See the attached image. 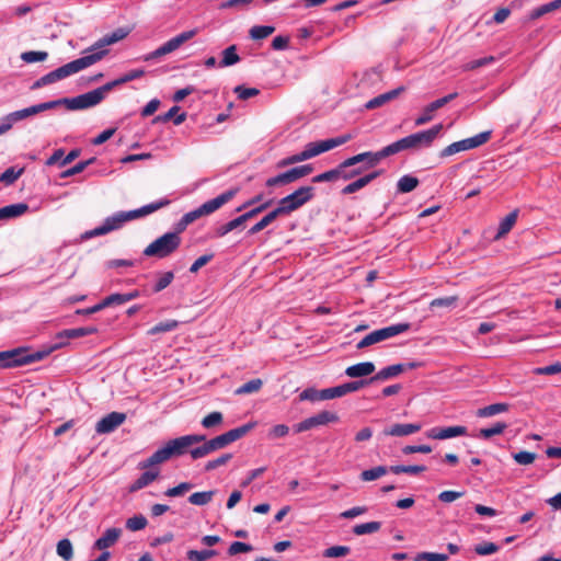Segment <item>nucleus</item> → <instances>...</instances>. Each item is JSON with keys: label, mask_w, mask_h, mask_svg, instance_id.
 <instances>
[{"label": "nucleus", "mask_w": 561, "mask_h": 561, "mask_svg": "<svg viewBox=\"0 0 561 561\" xmlns=\"http://www.w3.org/2000/svg\"><path fill=\"white\" fill-rule=\"evenodd\" d=\"M196 34H197V30L196 28L190 30V31H185V32L176 35L175 37L169 39L168 42H165L163 45H161L156 50L145 55L142 57V59L145 61H149V60L157 59V58H160L162 56H165L168 54H171L174 50H176L178 48H180L185 42H187L191 38H193Z\"/></svg>", "instance_id": "nucleus-13"}, {"label": "nucleus", "mask_w": 561, "mask_h": 561, "mask_svg": "<svg viewBox=\"0 0 561 561\" xmlns=\"http://www.w3.org/2000/svg\"><path fill=\"white\" fill-rule=\"evenodd\" d=\"M500 547L494 542H481L474 547V552L479 556H488L497 552Z\"/></svg>", "instance_id": "nucleus-62"}, {"label": "nucleus", "mask_w": 561, "mask_h": 561, "mask_svg": "<svg viewBox=\"0 0 561 561\" xmlns=\"http://www.w3.org/2000/svg\"><path fill=\"white\" fill-rule=\"evenodd\" d=\"M325 393H328L327 389L317 390L314 388H307L299 394V399L301 401L330 400L329 396H327Z\"/></svg>", "instance_id": "nucleus-41"}, {"label": "nucleus", "mask_w": 561, "mask_h": 561, "mask_svg": "<svg viewBox=\"0 0 561 561\" xmlns=\"http://www.w3.org/2000/svg\"><path fill=\"white\" fill-rule=\"evenodd\" d=\"M467 434L466 426L433 427L426 432V436L432 439H448Z\"/></svg>", "instance_id": "nucleus-21"}, {"label": "nucleus", "mask_w": 561, "mask_h": 561, "mask_svg": "<svg viewBox=\"0 0 561 561\" xmlns=\"http://www.w3.org/2000/svg\"><path fill=\"white\" fill-rule=\"evenodd\" d=\"M352 139V136L350 134L341 135L335 138H329L325 140H320L319 144L321 146V149L323 152L329 151L335 147L342 146L350 141Z\"/></svg>", "instance_id": "nucleus-40"}, {"label": "nucleus", "mask_w": 561, "mask_h": 561, "mask_svg": "<svg viewBox=\"0 0 561 561\" xmlns=\"http://www.w3.org/2000/svg\"><path fill=\"white\" fill-rule=\"evenodd\" d=\"M375 369L376 367L374 363L363 362L347 367L345 369V374L351 378H359L371 375Z\"/></svg>", "instance_id": "nucleus-27"}, {"label": "nucleus", "mask_w": 561, "mask_h": 561, "mask_svg": "<svg viewBox=\"0 0 561 561\" xmlns=\"http://www.w3.org/2000/svg\"><path fill=\"white\" fill-rule=\"evenodd\" d=\"M443 130V124H436L432 128L419 131L401 138L381 149L385 158L397 154L407 149L430 147Z\"/></svg>", "instance_id": "nucleus-6"}, {"label": "nucleus", "mask_w": 561, "mask_h": 561, "mask_svg": "<svg viewBox=\"0 0 561 561\" xmlns=\"http://www.w3.org/2000/svg\"><path fill=\"white\" fill-rule=\"evenodd\" d=\"M107 51L106 50H100V51H96V53H93V54H90V55H87V56H83V57H80L76 60H72L50 72H48L47 75L41 77L39 79H37L32 85H31V90H37V89H41L45 85H48V84H51V83H55L59 80H62L73 73H77L79 72L80 70L98 62L99 60H101L104 55L106 54Z\"/></svg>", "instance_id": "nucleus-3"}, {"label": "nucleus", "mask_w": 561, "mask_h": 561, "mask_svg": "<svg viewBox=\"0 0 561 561\" xmlns=\"http://www.w3.org/2000/svg\"><path fill=\"white\" fill-rule=\"evenodd\" d=\"M147 518L139 514L135 515L126 520V528L130 531L141 530L147 526Z\"/></svg>", "instance_id": "nucleus-56"}, {"label": "nucleus", "mask_w": 561, "mask_h": 561, "mask_svg": "<svg viewBox=\"0 0 561 561\" xmlns=\"http://www.w3.org/2000/svg\"><path fill=\"white\" fill-rule=\"evenodd\" d=\"M56 107H59V103L57 102V100L43 102V103L35 104V105H32V106L23 108V110L12 112L5 116L4 121L11 123V125H12L15 122L25 119L30 116H33V115H36L44 111L53 110Z\"/></svg>", "instance_id": "nucleus-18"}, {"label": "nucleus", "mask_w": 561, "mask_h": 561, "mask_svg": "<svg viewBox=\"0 0 561 561\" xmlns=\"http://www.w3.org/2000/svg\"><path fill=\"white\" fill-rule=\"evenodd\" d=\"M94 161H95V158H91L85 161H80L77 164H75L72 168H69L66 171H64L60 174V178L66 179V178H70L76 174H79V173L83 172L85 170V168L89 167L90 164H92Z\"/></svg>", "instance_id": "nucleus-54"}, {"label": "nucleus", "mask_w": 561, "mask_h": 561, "mask_svg": "<svg viewBox=\"0 0 561 561\" xmlns=\"http://www.w3.org/2000/svg\"><path fill=\"white\" fill-rule=\"evenodd\" d=\"M339 421L340 417L335 412L324 410L297 423L294 426V431L296 433H302L313 427L327 425L329 423H337Z\"/></svg>", "instance_id": "nucleus-16"}, {"label": "nucleus", "mask_w": 561, "mask_h": 561, "mask_svg": "<svg viewBox=\"0 0 561 561\" xmlns=\"http://www.w3.org/2000/svg\"><path fill=\"white\" fill-rule=\"evenodd\" d=\"M57 554L64 560L69 561L73 557L72 543L69 539L65 538L57 543Z\"/></svg>", "instance_id": "nucleus-49"}, {"label": "nucleus", "mask_w": 561, "mask_h": 561, "mask_svg": "<svg viewBox=\"0 0 561 561\" xmlns=\"http://www.w3.org/2000/svg\"><path fill=\"white\" fill-rule=\"evenodd\" d=\"M263 381L259 378L252 379L236 390L237 394H248L259 391L262 388Z\"/></svg>", "instance_id": "nucleus-57"}, {"label": "nucleus", "mask_w": 561, "mask_h": 561, "mask_svg": "<svg viewBox=\"0 0 561 561\" xmlns=\"http://www.w3.org/2000/svg\"><path fill=\"white\" fill-rule=\"evenodd\" d=\"M351 551L347 546H332L323 551L325 558H340L348 554Z\"/></svg>", "instance_id": "nucleus-61"}, {"label": "nucleus", "mask_w": 561, "mask_h": 561, "mask_svg": "<svg viewBox=\"0 0 561 561\" xmlns=\"http://www.w3.org/2000/svg\"><path fill=\"white\" fill-rule=\"evenodd\" d=\"M126 420V414L123 412H111L102 417L95 425L98 434H108L115 431Z\"/></svg>", "instance_id": "nucleus-19"}, {"label": "nucleus", "mask_w": 561, "mask_h": 561, "mask_svg": "<svg viewBox=\"0 0 561 561\" xmlns=\"http://www.w3.org/2000/svg\"><path fill=\"white\" fill-rule=\"evenodd\" d=\"M144 75H145L144 69H133L129 72L125 73L124 76H122L113 81L107 82L106 85L108 87L110 91H112L114 88L122 85L124 83H127L129 81H133L135 79L141 78Z\"/></svg>", "instance_id": "nucleus-35"}, {"label": "nucleus", "mask_w": 561, "mask_h": 561, "mask_svg": "<svg viewBox=\"0 0 561 561\" xmlns=\"http://www.w3.org/2000/svg\"><path fill=\"white\" fill-rule=\"evenodd\" d=\"M314 191L313 186H300L291 194L279 199L277 208L283 216L289 215L309 203L314 197Z\"/></svg>", "instance_id": "nucleus-11"}, {"label": "nucleus", "mask_w": 561, "mask_h": 561, "mask_svg": "<svg viewBox=\"0 0 561 561\" xmlns=\"http://www.w3.org/2000/svg\"><path fill=\"white\" fill-rule=\"evenodd\" d=\"M506 423L497 422L492 427L481 428L478 436L483 439H489L495 435H501L506 430Z\"/></svg>", "instance_id": "nucleus-47"}, {"label": "nucleus", "mask_w": 561, "mask_h": 561, "mask_svg": "<svg viewBox=\"0 0 561 561\" xmlns=\"http://www.w3.org/2000/svg\"><path fill=\"white\" fill-rule=\"evenodd\" d=\"M510 408V404L507 403H494V404H490V405H486L484 408H481L477 411V415L479 417H489V416H493L495 414H499V413H502V412H506Z\"/></svg>", "instance_id": "nucleus-39"}, {"label": "nucleus", "mask_w": 561, "mask_h": 561, "mask_svg": "<svg viewBox=\"0 0 561 561\" xmlns=\"http://www.w3.org/2000/svg\"><path fill=\"white\" fill-rule=\"evenodd\" d=\"M448 558V554L445 553L421 552L414 558V561H447Z\"/></svg>", "instance_id": "nucleus-63"}, {"label": "nucleus", "mask_w": 561, "mask_h": 561, "mask_svg": "<svg viewBox=\"0 0 561 561\" xmlns=\"http://www.w3.org/2000/svg\"><path fill=\"white\" fill-rule=\"evenodd\" d=\"M517 217H518V210L517 209H515V210L511 211L508 215H506L501 220V222L499 225V230H497L494 239L495 240H500L501 238L506 236L512 230L514 225L516 224Z\"/></svg>", "instance_id": "nucleus-33"}, {"label": "nucleus", "mask_w": 561, "mask_h": 561, "mask_svg": "<svg viewBox=\"0 0 561 561\" xmlns=\"http://www.w3.org/2000/svg\"><path fill=\"white\" fill-rule=\"evenodd\" d=\"M419 185V179L412 175H403L397 183L398 192L409 193L416 188Z\"/></svg>", "instance_id": "nucleus-42"}, {"label": "nucleus", "mask_w": 561, "mask_h": 561, "mask_svg": "<svg viewBox=\"0 0 561 561\" xmlns=\"http://www.w3.org/2000/svg\"><path fill=\"white\" fill-rule=\"evenodd\" d=\"M128 34H129V30H127V28H124V27L116 28L112 33L106 34L101 39H99L95 43L94 48H101V47H104L107 45L115 44V43L124 39Z\"/></svg>", "instance_id": "nucleus-31"}, {"label": "nucleus", "mask_w": 561, "mask_h": 561, "mask_svg": "<svg viewBox=\"0 0 561 561\" xmlns=\"http://www.w3.org/2000/svg\"><path fill=\"white\" fill-rule=\"evenodd\" d=\"M28 210V205L25 203H18L8 205L0 208V220H8L18 218Z\"/></svg>", "instance_id": "nucleus-29"}, {"label": "nucleus", "mask_w": 561, "mask_h": 561, "mask_svg": "<svg viewBox=\"0 0 561 561\" xmlns=\"http://www.w3.org/2000/svg\"><path fill=\"white\" fill-rule=\"evenodd\" d=\"M180 111V107L174 105L172 106L167 113L163 115H158L152 119V123H165L173 118L174 125H181L186 119V113L178 114Z\"/></svg>", "instance_id": "nucleus-32"}, {"label": "nucleus", "mask_w": 561, "mask_h": 561, "mask_svg": "<svg viewBox=\"0 0 561 561\" xmlns=\"http://www.w3.org/2000/svg\"><path fill=\"white\" fill-rule=\"evenodd\" d=\"M222 422V414L220 412H211L202 420V425L205 428L215 427Z\"/></svg>", "instance_id": "nucleus-64"}, {"label": "nucleus", "mask_w": 561, "mask_h": 561, "mask_svg": "<svg viewBox=\"0 0 561 561\" xmlns=\"http://www.w3.org/2000/svg\"><path fill=\"white\" fill-rule=\"evenodd\" d=\"M426 470L425 466L414 465V466H404V465H397L389 467V471L394 474L400 473H410V474H419L421 472H424Z\"/></svg>", "instance_id": "nucleus-46"}, {"label": "nucleus", "mask_w": 561, "mask_h": 561, "mask_svg": "<svg viewBox=\"0 0 561 561\" xmlns=\"http://www.w3.org/2000/svg\"><path fill=\"white\" fill-rule=\"evenodd\" d=\"M275 31L274 26L270 25H255L250 30L252 39L259 41L268 37Z\"/></svg>", "instance_id": "nucleus-51"}, {"label": "nucleus", "mask_w": 561, "mask_h": 561, "mask_svg": "<svg viewBox=\"0 0 561 561\" xmlns=\"http://www.w3.org/2000/svg\"><path fill=\"white\" fill-rule=\"evenodd\" d=\"M239 60H240V57L237 54V46L231 45L222 51V59L219 65H220V67H229V66H232V65L239 62Z\"/></svg>", "instance_id": "nucleus-43"}, {"label": "nucleus", "mask_w": 561, "mask_h": 561, "mask_svg": "<svg viewBox=\"0 0 561 561\" xmlns=\"http://www.w3.org/2000/svg\"><path fill=\"white\" fill-rule=\"evenodd\" d=\"M490 138L491 131H482L473 137L453 142L440 151V157L445 158L460 151L477 148L488 142Z\"/></svg>", "instance_id": "nucleus-14"}, {"label": "nucleus", "mask_w": 561, "mask_h": 561, "mask_svg": "<svg viewBox=\"0 0 561 561\" xmlns=\"http://www.w3.org/2000/svg\"><path fill=\"white\" fill-rule=\"evenodd\" d=\"M174 279V273L172 271H168L161 273L156 284L152 287V291L154 294L162 291L165 289Z\"/></svg>", "instance_id": "nucleus-50"}, {"label": "nucleus", "mask_w": 561, "mask_h": 561, "mask_svg": "<svg viewBox=\"0 0 561 561\" xmlns=\"http://www.w3.org/2000/svg\"><path fill=\"white\" fill-rule=\"evenodd\" d=\"M179 327V322L176 320H167L157 323L151 329H149L148 334L149 335H156L164 332H170L175 330Z\"/></svg>", "instance_id": "nucleus-44"}, {"label": "nucleus", "mask_w": 561, "mask_h": 561, "mask_svg": "<svg viewBox=\"0 0 561 561\" xmlns=\"http://www.w3.org/2000/svg\"><path fill=\"white\" fill-rule=\"evenodd\" d=\"M313 171L311 164H304L295 167L286 172L279 173L276 176L266 180L265 185L267 187L282 186L290 184L304 176L309 175Z\"/></svg>", "instance_id": "nucleus-15"}, {"label": "nucleus", "mask_w": 561, "mask_h": 561, "mask_svg": "<svg viewBox=\"0 0 561 561\" xmlns=\"http://www.w3.org/2000/svg\"><path fill=\"white\" fill-rule=\"evenodd\" d=\"M442 107L443 106L438 100H435L434 102L430 103L424 107L423 113L415 119V125L421 126L428 123L430 121L433 119L434 112Z\"/></svg>", "instance_id": "nucleus-37"}, {"label": "nucleus", "mask_w": 561, "mask_h": 561, "mask_svg": "<svg viewBox=\"0 0 561 561\" xmlns=\"http://www.w3.org/2000/svg\"><path fill=\"white\" fill-rule=\"evenodd\" d=\"M170 203H171L170 199L161 198L160 201L150 203V204L145 205L138 209L115 213L114 215L105 218V220L103 221V224L101 226L87 231L83 234V238L90 239V238L110 233L114 230L122 228L125 222L150 215V214L170 205Z\"/></svg>", "instance_id": "nucleus-1"}, {"label": "nucleus", "mask_w": 561, "mask_h": 561, "mask_svg": "<svg viewBox=\"0 0 561 561\" xmlns=\"http://www.w3.org/2000/svg\"><path fill=\"white\" fill-rule=\"evenodd\" d=\"M61 345L62 343H58L35 352H30L27 347H16L9 351H2L0 352V368L5 369L20 367L43 360L54 351L60 348Z\"/></svg>", "instance_id": "nucleus-5"}, {"label": "nucleus", "mask_w": 561, "mask_h": 561, "mask_svg": "<svg viewBox=\"0 0 561 561\" xmlns=\"http://www.w3.org/2000/svg\"><path fill=\"white\" fill-rule=\"evenodd\" d=\"M403 91H404V87H399V88L388 91L386 93L379 94L376 98L369 100L365 104V107L367 110H375V108L381 107L385 104L389 103L390 101L397 99Z\"/></svg>", "instance_id": "nucleus-25"}, {"label": "nucleus", "mask_w": 561, "mask_h": 561, "mask_svg": "<svg viewBox=\"0 0 561 561\" xmlns=\"http://www.w3.org/2000/svg\"><path fill=\"white\" fill-rule=\"evenodd\" d=\"M181 232H167L152 241L145 250L144 255L149 257L164 259L174 253L181 245Z\"/></svg>", "instance_id": "nucleus-9"}, {"label": "nucleus", "mask_w": 561, "mask_h": 561, "mask_svg": "<svg viewBox=\"0 0 561 561\" xmlns=\"http://www.w3.org/2000/svg\"><path fill=\"white\" fill-rule=\"evenodd\" d=\"M382 173L381 170H376L369 173L364 174L363 176H359L355 181L351 182L346 186H344L341 191L343 195H350L353 194L365 186H367L369 183H371L375 179H377Z\"/></svg>", "instance_id": "nucleus-22"}, {"label": "nucleus", "mask_w": 561, "mask_h": 561, "mask_svg": "<svg viewBox=\"0 0 561 561\" xmlns=\"http://www.w3.org/2000/svg\"><path fill=\"white\" fill-rule=\"evenodd\" d=\"M410 329V323H398L390 327H386L379 330H375L367 334L357 344L358 350H363L381 341L388 340L392 336L401 334Z\"/></svg>", "instance_id": "nucleus-12"}, {"label": "nucleus", "mask_w": 561, "mask_h": 561, "mask_svg": "<svg viewBox=\"0 0 561 561\" xmlns=\"http://www.w3.org/2000/svg\"><path fill=\"white\" fill-rule=\"evenodd\" d=\"M238 191H239L238 188H231L229 191H226L222 194L218 195L217 197L205 202L198 208L186 213L180 219V221L176 224L175 228H176L178 232L184 231L188 225H191L198 218H201L203 216H208V215L215 213L217 209H219L225 204L230 202L236 196Z\"/></svg>", "instance_id": "nucleus-8"}, {"label": "nucleus", "mask_w": 561, "mask_h": 561, "mask_svg": "<svg viewBox=\"0 0 561 561\" xmlns=\"http://www.w3.org/2000/svg\"><path fill=\"white\" fill-rule=\"evenodd\" d=\"M48 57V54L46 51H24L21 55V59L27 64L37 62V61H44Z\"/></svg>", "instance_id": "nucleus-60"}, {"label": "nucleus", "mask_w": 561, "mask_h": 561, "mask_svg": "<svg viewBox=\"0 0 561 561\" xmlns=\"http://www.w3.org/2000/svg\"><path fill=\"white\" fill-rule=\"evenodd\" d=\"M122 535L121 528H108L104 534L95 540L93 548L96 550H106L114 546Z\"/></svg>", "instance_id": "nucleus-24"}, {"label": "nucleus", "mask_w": 561, "mask_h": 561, "mask_svg": "<svg viewBox=\"0 0 561 561\" xmlns=\"http://www.w3.org/2000/svg\"><path fill=\"white\" fill-rule=\"evenodd\" d=\"M382 159H386L382 151H365L342 161V179L350 181L365 174L368 170L377 167Z\"/></svg>", "instance_id": "nucleus-7"}, {"label": "nucleus", "mask_w": 561, "mask_h": 561, "mask_svg": "<svg viewBox=\"0 0 561 561\" xmlns=\"http://www.w3.org/2000/svg\"><path fill=\"white\" fill-rule=\"evenodd\" d=\"M23 169L15 170L13 167L8 168L4 172L0 174V182L5 185L13 184L22 174Z\"/></svg>", "instance_id": "nucleus-58"}, {"label": "nucleus", "mask_w": 561, "mask_h": 561, "mask_svg": "<svg viewBox=\"0 0 561 561\" xmlns=\"http://www.w3.org/2000/svg\"><path fill=\"white\" fill-rule=\"evenodd\" d=\"M98 333L96 327H87V328H75V329H67L57 334V340H59V343H62L60 347L66 345V341L70 339H78L85 335H91ZM58 344V342L56 343Z\"/></svg>", "instance_id": "nucleus-23"}, {"label": "nucleus", "mask_w": 561, "mask_h": 561, "mask_svg": "<svg viewBox=\"0 0 561 561\" xmlns=\"http://www.w3.org/2000/svg\"><path fill=\"white\" fill-rule=\"evenodd\" d=\"M193 488V484L190 482H181L180 484L168 489L164 492L165 496L175 497V496H182L186 492H188Z\"/></svg>", "instance_id": "nucleus-59"}, {"label": "nucleus", "mask_w": 561, "mask_h": 561, "mask_svg": "<svg viewBox=\"0 0 561 561\" xmlns=\"http://www.w3.org/2000/svg\"><path fill=\"white\" fill-rule=\"evenodd\" d=\"M381 528L380 522H369L364 524H358L353 527V533L357 536L374 534L377 533Z\"/></svg>", "instance_id": "nucleus-45"}, {"label": "nucleus", "mask_w": 561, "mask_h": 561, "mask_svg": "<svg viewBox=\"0 0 561 561\" xmlns=\"http://www.w3.org/2000/svg\"><path fill=\"white\" fill-rule=\"evenodd\" d=\"M368 385H369V381H367V379L350 381V382H345L343 385H339L336 387L327 388L328 393H325V394L329 396L330 400L335 399V398H341L347 393L358 391Z\"/></svg>", "instance_id": "nucleus-20"}, {"label": "nucleus", "mask_w": 561, "mask_h": 561, "mask_svg": "<svg viewBox=\"0 0 561 561\" xmlns=\"http://www.w3.org/2000/svg\"><path fill=\"white\" fill-rule=\"evenodd\" d=\"M159 473V470H147L142 472L140 477L129 485V492L134 493L149 485L158 479Z\"/></svg>", "instance_id": "nucleus-30"}, {"label": "nucleus", "mask_w": 561, "mask_h": 561, "mask_svg": "<svg viewBox=\"0 0 561 561\" xmlns=\"http://www.w3.org/2000/svg\"><path fill=\"white\" fill-rule=\"evenodd\" d=\"M388 471H389V469L387 467H385V466H377V467H374L371 469L364 470L360 473V479L363 481H373V480H376V479L385 476Z\"/></svg>", "instance_id": "nucleus-52"}, {"label": "nucleus", "mask_w": 561, "mask_h": 561, "mask_svg": "<svg viewBox=\"0 0 561 561\" xmlns=\"http://www.w3.org/2000/svg\"><path fill=\"white\" fill-rule=\"evenodd\" d=\"M283 216L279 209L276 207L268 214H266L259 222L252 226L248 233L250 236L256 234L263 229H265L268 225H271L277 217Z\"/></svg>", "instance_id": "nucleus-34"}, {"label": "nucleus", "mask_w": 561, "mask_h": 561, "mask_svg": "<svg viewBox=\"0 0 561 561\" xmlns=\"http://www.w3.org/2000/svg\"><path fill=\"white\" fill-rule=\"evenodd\" d=\"M420 430H421V424H412V423L399 424L398 423V424H393L389 427H386L382 431V434L385 436L402 437V436H408V435L417 433Z\"/></svg>", "instance_id": "nucleus-26"}, {"label": "nucleus", "mask_w": 561, "mask_h": 561, "mask_svg": "<svg viewBox=\"0 0 561 561\" xmlns=\"http://www.w3.org/2000/svg\"><path fill=\"white\" fill-rule=\"evenodd\" d=\"M215 494V490L195 492L188 496V502L192 505L204 506L213 501Z\"/></svg>", "instance_id": "nucleus-38"}, {"label": "nucleus", "mask_w": 561, "mask_h": 561, "mask_svg": "<svg viewBox=\"0 0 561 561\" xmlns=\"http://www.w3.org/2000/svg\"><path fill=\"white\" fill-rule=\"evenodd\" d=\"M205 440V435L190 434L168 440L161 448L157 449L149 458L139 463L140 469H147L170 460L173 457H181L190 454L195 444Z\"/></svg>", "instance_id": "nucleus-2"}, {"label": "nucleus", "mask_w": 561, "mask_h": 561, "mask_svg": "<svg viewBox=\"0 0 561 561\" xmlns=\"http://www.w3.org/2000/svg\"><path fill=\"white\" fill-rule=\"evenodd\" d=\"M254 426H255L254 422H249L242 426L232 428V430H230L221 435H218L211 439H208V440L205 439V440H203V443H204L203 445L191 449L190 455H191L192 459H194V460L204 458L207 455H209L216 450L222 449L226 446H228L229 444L242 438L251 430H253Z\"/></svg>", "instance_id": "nucleus-4"}, {"label": "nucleus", "mask_w": 561, "mask_h": 561, "mask_svg": "<svg viewBox=\"0 0 561 561\" xmlns=\"http://www.w3.org/2000/svg\"><path fill=\"white\" fill-rule=\"evenodd\" d=\"M272 201L265 202L264 204H261L260 206L252 208L251 210L240 215L239 217L219 226L216 229V236L217 237H224L227 233L231 232L232 230L243 226L248 220L254 218L256 215L265 210L270 205Z\"/></svg>", "instance_id": "nucleus-17"}, {"label": "nucleus", "mask_w": 561, "mask_h": 561, "mask_svg": "<svg viewBox=\"0 0 561 561\" xmlns=\"http://www.w3.org/2000/svg\"><path fill=\"white\" fill-rule=\"evenodd\" d=\"M561 8V0H553L549 3H545L536 9H534L530 13H529V19L530 20H537L550 12H553L558 9Z\"/></svg>", "instance_id": "nucleus-36"}, {"label": "nucleus", "mask_w": 561, "mask_h": 561, "mask_svg": "<svg viewBox=\"0 0 561 561\" xmlns=\"http://www.w3.org/2000/svg\"><path fill=\"white\" fill-rule=\"evenodd\" d=\"M405 370L404 364H396L388 367L382 368L379 370L375 376L367 379L369 381V385L379 381V380H387L392 377L398 376L399 374L403 373Z\"/></svg>", "instance_id": "nucleus-28"}, {"label": "nucleus", "mask_w": 561, "mask_h": 561, "mask_svg": "<svg viewBox=\"0 0 561 561\" xmlns=\"http://www.w3.org/2000/svg\"><path fill=\"white\" fill-rule=\"evenodd\" d=\"M339 178L342 179L341 164H339L335 169H332V170H329V171H325L323 173L316 175L312 179V182L313 183L330 182V181H334Z\"/></svg>", "instance_id": "nucleus-48"}, {"label": "nucleus", "mask_w": 561, "mask_h": 561, "mask_svg": "<svg viewBox=\"0 0 561 561\" xmlns=\"http://www.w3.org/2000/svg\"><path fill=\"white\" fill-rule=\"evenodd\" d=\"M217 556L216 550H188L186 557L190 561H206Z\"/></svg>", "instance_id": "nucleus-53"}, {"label": "nucleus", "mask_w": 561, "mask_h": 561, "mask_svg": "<svg viewBox=\"0 0 561 561\" xmlns=\"http://www.w3.org/2000/svg\"><path fill=\"white\" fill-rule=\"evenodd\" d=\"M107 92H110V89L105 83L104 85L84 94H80L71 99H58L57 102L59 103V106L65 105L70 111L84 110L101 103Z\"/></svg>", "instance_id": "nucleus-10"}, {"label": "nucleus", "mask_w": 561, "mask_h": 561, "mask_svg": "<svg viewBox=\"0 0 561 561\" xmlns=\"http://www.w3.org/2000/svg\"><path fill=\"white\" fill-rule=\"evenodd\" d=\"M494 61H495V58L493 56H486V57H482V58L466 62L462 66V69H463V71H471V70H476L478 68L488 66L490 64H493Z\"/></svg>", "instance_id": "nucleus-55"}]
</instances>
